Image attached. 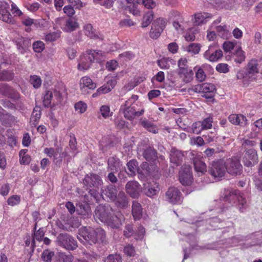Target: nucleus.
I'll return each mask as SVG.
<instances>
[{"label":"nucleus","instance_id":"680f3d73","mask_svg":"<svg viewBox=\"0 0 262 262\" xmlns=\"http://www.w3.org/2000/svg\"><path fill=\"white\" fill-rule=\"evenodd\" d=\"M13 76V74L10 71H3L0 73V80H9Z\"/></svg>","mask_w":262,"mask_h":262},{"label":"nucleus","instance_id":"bf43d9fd","mask_svg":"<svg viewBox=\"0 0 262 262\" xmlns=\"http://www.w3.org/2000/svg\"><path fill=\"white\" fill-rule=\"evenodd\" d=\"M190 142L191 145H196L198 146H201L204 144V140L200 136L191 138Z\"/></svg>","mask_w":262,"mask_h":262},{"label":"nucleus","instance_id":"a18cd8bd","mask_svg":"<svg viewBox=\"0 0 262 262\" xmlns=\"http://www.w3.org/2000/svg\"><path fill=\"white\" fill-rule=\"evenodd\" d=\"M60 31L48 33L46 35L45 39L47 41H54L60 37Z\"/></svg>","mask_w":262,"mask_h":262},{"label":"nucleus","instance_id":"7c9ffc66","mask_svg":"<svg viewBox=\"0 0 262 262\" xmlns=\"http://www.w3.org/2000/svg\"><path fill=\"white\" fill-rule=\"evenodd\" d=\"M138 164L136 160H130L127 164V171H126L127 174L129 176H134L136 174V172L140 174V169L138 168Z\"/></svg>","mask_w":262,"mask_h":262},{"label":"nucleus","instance_id":"f8f14e48","mask_svg":"<svg viewBox=\"0 0 262 262\" xmlns=\"http://www.w3.org/2000/svg\"><path fill=\"white\" fill-rule=\"evenodd\" d=\"M223 52L220 49H217L214 46L210 45L203 54L204 58L210 61L216 62L223 57Z\"/></svg>","mask_w":262,"mask_h":262},{"label":"nucleus","instance_id":"6e6552de","mask_svg":"<svg viewBox=\"0 0 262 262\" xmlns=\"http://www.w3.org/2000/svg\"><path fill=\"white\" fill-rule=\"evenodd\" d=\"M225 163L226 170L229 174L233 176L241 174L243 167L237 158H229Z\"/></svg>","mask_w":262,"mask_h":262},{"label":"nucleus","instance_id":"393cba45","mask_svg":"<svg viewBox=\"0 0 262 262\" xmlns=\"http://www.w3.org/2000/svg\"><path fill=\"white\" fill-rule=\"evenodd\" d=\"M229 121L233 124L245 126L247 125V118L242 114H233L229 116Z\"/></svg>","mask_w":262,"mask_h":262},{"label":"nucleus","instance_id":"774afa93","mask_svg":"<svg viewBox=\"0 0 262 262\" xmlns=\"http://www.w3.org/2000/svg\"><path fill=\"white\" fill-rule=\"evenodd\" d=\"M118 66V62L115 60H111L106 63V67L108 71H114Z\"/></svg>","mask_w":262,"mask_h":262},{"label":"nucleus","instance_id":"f257e3e1","mask_svg":"<svg viewBox=\"0 0 262 262\" xmlns=\"http://www.w3.org/2000/svg\"><path fill=\"white\" fill-rule=\"evenodd\" d=\"M246 72L243 70H239L236 74L238 79L243 80L244 85H248L252 81L257 79L259 73L258 63L256 60H252L248 64L246 68Z\"/></svg>","mask_w":262,"mask_h":262},{"label":"nucleus","instance_id":"603ef678","mask_svg":"<svg viewBox=\"0 0 262 262\" xmlns=\"http://www.w3.org/2000/svg\"><path fill=\"white\" fill-rule=\"evenodd\" d=\"M75 110L79 113L82 114L87 109V104L83 101H79L75 104Z\"/></svg>","mask_w":262,"mask_h":262},{"label":"nucleus","instance_id":"2f4dec72","mask_svg":"<svg viewBox=\"0 0 262 262\" xmlns=\"http://www.w3.org/2000/svg\"><path fill=\"white\" fill-rule=\"evenodd\" d=\"M132 214L135 220H139L142 215V208L140 203L133 201L132 205Z\"/></svg>","mask_w":262,"mask_h":262},{"label":"nucleus","instance_id":"5701e85b","mask_svg":"<svg viewBox=\"0 0 262 262\" xmlns=\"http://www.w3.org/2000/svg\"><path fill=\"white\" fill-rule=\"evenodd\" d=\"M183 158L182 152L176 148H172L170 154V161L172 166H177L181 164Z\"/></svg>","mask_w":262,"mask_h":262},{"label":"nucleus","instance_id":"0eeeda50","mask_svg":"<svg viewBox=\"0 0 262 262\" xmlns=\"http://www.w3.org/2000/svg\"><path fill=\"white\" fill-rule=\"evenodd\" d=\"M210 173L216 180H219L224 177L226 173L225 163L222 160L214 161L209 169Z\"/></svg>","mask_w":262,"mask_h":262},{"label":"nucleus","instance_id":"ea45409f","mask_svg":"<svg viewBox=\"0 0 262 262\" xmlns=\"http://www.w3.org/2000/svg\"><path fill=\"white\" fill-rule=\"evenodd\" d=\"M99 113L103 118L107 119L112 117L113 113L111 111L110 107L107 105H103L99 108Z\"/></svg>","mask_w":262,"mask_h":262},{"label":"nucleus","instance_id":"412c9836","mask_svg":"<svg viewBox=\"0 0 262 262\" xmlns=\"http://www.w3.org/2000/svg\"><path fill=\"white\" fill-rule=\"evenodd\" d=\"M212 18L211 14L208 13H198L192 15L191 19L194 26H199L206 24Z\"/></svg>","mask_w":262,"mask_h":262},{"label":"nucleus","instance_id":"a878e982","mask_svg":"<svg viewBox=\"0 0 262 262\" xmlns=\"http://www.w3.org/2000/svg\"><path fill=\"white\" fill-rule=\"evenodd\" d=\"M193 164L196 172L203 173L207 171L206 165L200 155H196L193 158Z\"/></svg>","mask_w":262,"mask_h":262},{"label":"nucleus","instance_id":"37998d69","mask_svg":"<svg viewBox=\"0 0 262 262\" xmlns=\"http://www.w3.org/2000/svg\"><path fill=\"white\" fill-rule=\"evenodd\" d=\"M142 81H143V80H140L139 78H135L127 83L124 86V89L125 91H131L135 87L138 85Z\"/></svg>","mask_w":262,"mask_h":262},{"label":"nucleus","instance_id":"4be33fe9","mask_svg":"<svg viewBox=\"0 0 262 262\" xmlns=\"http://www.w3.org/2000/svg\"><path fill=\"white\" fill-rule=\"evenodd\" d=\"M144 189L147 196L152 197L158 193L159 190V185L157 183L152 180L144 184Z\"/></svg>","mask_w":262,"mask_h":262},{"label":"nucleus","instance_id":"58836bf2","mask_svg":"<svg viewBox=\"0 0 262 262\" xmlns=\"http://www.w3.org/2000/svg\"><path fill=\"white\" fill-rule=\"evenodd\" d=\"M216 30L219 35L223 38H227L230 35L228 27L226 25L217 26Z\"/></svg>","mask_w":262,"mask_h":262},{"label":"nucleus","instance_id":"5fc2aeb1","mask_svg":"<svg viewBox=\"0 0 262 262\" xmlns=\"http://www.w3.org/2000/svg\"><path fill=\"white\" fill-rule=\"evenodd\" d=\"M236 42L226 41L223 45V49L226 53L230 52L234 48Z\"/></svg>","mask_w":262,"mask_h":262},{"label":"nucleus","instance_id":"9b49d317","mask_svg":"<svg viewBox=\"0 0 262 262\" xmlns=\"http://www.w3.org/2000/svg\"><path fill=\"white\" fill-rule=\"evenodd\" d=\"M166 20L159 18L154 21L150 31V36L152 38H158L165 27Z\"/></svg>","mask_w":262,"mask_h":262},{"label":"nucleus","instance_id":"6ab92c4d","mask_svg":"<svg viewBox=\"0 0 262 262\" xmlns=\"http://www.w3.org/2000/svg\"><path fill=\"white\" fill-rule=\"evenodd\" d=\"M167 200L173 204H178L181 202L180 191L175 187L169 188L166 193Z\"/></svg>","mask_w":262,"mask_h":262},{"label":"nucleus","instance_id":"a211bd4d","mask_svg":"<svg viewBox=\"0 0 262 262\" xmlns=\"http://www.w3.org/2000/svg\"><path fill=\"white\" fill-rule=\"evenodd\" d=\"M126 192L133 198H137L139 196L141 189L140 185L137 181H129L125 186Z\"/></svg>","mask_w":262,"mask_h":262},{"label":"nucleus","instance_id":"473e14b6","mask_svg":"<svg viewBox=\"0 0 262 262\" xmlns=\"http://www.w3.org/2000/svg\"><path fill=\"white\" fill-rule=\"evenodd\" d=\"M83 31L85 35L91 38H101L90 24H88L83 27Z\"/></svg>","mask_w":262,"mask_h":262},{"label":"nucleus","instance_id":"e433bc0d","mask_svg":"<svg viewBox=\"0 0 262 262\" xmlns=\"http://www.w3.org/2000/svg\"><path fill=\"white\" fill-rule=\"evenodd\" d=\"M258 234H252L248 237L245 244L246 247H249L252 246L258 245L261 243Z\"/></svg>","mask_w":262,"mask_h":262},{"label":"nucleus","instance_id":"7ed1b4c3","mask_svg":"<svg viewBox=\"0 0 262 262\" xmlns=\"http://www.w3.org/2000/svg\"><path fill=\"white\" fill-rule=\"evenodd\" d=\"M110 209L105 206L99 205L97 207L95 211L94 217L96 221H100L102 223L106 224L112 228L118 229L121 226V219L118 218L117 216L115 217L116 219V223H114L111 220H109L110 218Z\"/></svg>","mask_w":262,"mask_h":262},{"label":"nucleus","instance_id":"f03ea898","mask_svg":"<svg viewBox=\"0 0 262 262\" xmlns=\"http://www.w3.org/2000/svg\"><path fill=\"white\" fill-rule=\"evenodd\" d=\"M105 232L101 228L94 229L92 228L82 227L79 230V239L81 242H88L91 243H96L98 240L103 241L105 237Z\"/></svg>","mask_w":262,"mask_h":262},{"label":"nucleus","instance_id":"c03bdc74","mask_svg":"<svg viewBox=\"0 0 262 262\" xmlns=\"http://www.w3.org/2000/svg\"><path fill=\"white\" fill-rule=\"evenodd\" d=\"M194 70L196 71L195 77L197 80L200 82L205 80L206 76L202 67L196 66L194 67Z\"/></svg>","mask_w":262,"mask_h":262},{"label":"nucleus","instance_id":"dca6fc26","mask_svg":"<svg viewBox=\"0 0 262 262\" xmlns=\"http://www.w3.org/2000/svg\"><path fill=\"white\" fill-rule=\"evenodd\" d=\"M258 162V156L256 151L250 148L246 150L243 158V162L245 166L251 167L256 164Z\"/></svg>","mask_w":262,"mask_h":262},{"label":"nucleus","instance_id":"aec40b11","mask_svg":"<svg viewBox=\"0 0 262 262\" xmlns=\"http://www.w3.org/2000/svg\"><path fill=\"white\" fill-rule=\"evenodd\" d=\"M120 110L123 112L124 117L128 120H132L136 116H140L144 112V109L140 111H136L134 107L125 106V105H122Z\"/></svg>","mask_w":262,"mask_h":262},{"label":"nucleus","instance_id":"de8ad7c7","mask_svg":"<svg viewBox=\"0 0 262 262\" xmlns=\"http://www.w3.org/2000/svg\"><path fill=\"white\" fill-rule=\"evenodd\" d=\"M196 32V30L194 28H191L188 30L184 35L185 39L188 41H193L195 38V34Z\"/></svg>","mask_w":262,"mask_h":262},{"label":"nucleus","instance_id":"f3484780","mask_svg":"<svg viewBox=\"0 0 262 262\" xmlns=\"http://www.w3.org/2000/svg\"><path fill=\"white\" fill-rule=\"evenodd\" d=\"M9 4L6 2H0V20L7 23L13 24L14 20L9 11Z\"/></svg>","mask_w":262,"mask_h":262},{"label":"nucleus","instance_id":"4468645a","mask_svg":"<svg viewBox=\"0 0 262 262\" xmlns=\"http://www.w3.org/2000/svg\"><path fill=\"white\" fill-rule=\"evenodd\" d=\"M96 87L97 84L88 76H83L79 80V89L84 94H89V90H94Z\"/></svg>","mask_w":262,"mask_h":262},{"label":"nucleus","instance_id":"338daca9","mask_svg":"<svg viewBox=\"0 0 262 262\" xmlns=\"http://www.w3.org/2000/svg\"><path fill=\"white\" fill-rule=\"evenodd\" d=\"M54 253L48 250L45 251L42 254V258L46 262H51Z\"/></svg>","mask_w":262,"mask_h":262},{"label":"nucleus","instance_id":"0e129e2a","mask_svg":"<svg viewBox=\"0 0 262 262\" xmlns=\"http://www.w3.org/2000/svg\"><path fill=\"white\" fill-rule=\"evenodd\" d=\"M203 130H204V128L201 121L196 122L193 124L192 131L193 133L199 134Z\"/></svg>","mask_w":262,"mask_h":262},{"label":"nucleus","instance_id":"c85d7f7f","mask_svg":"<svg viewBox=\"0 0 262 262\" xmlns=\"http://www.w3.org/2000/svg\"><path fill=\"white\" fill-rule=\"evenodd\" d=\"M138 152L139 154L142 153L144 158L148 161L154 160L157 158L156 151L150 147H148L144 151L140 147H139Z\"/></svg>","mask_w":262,"mask_h":262},{"label":"nucleus","instance_id":"864d4df0","mask_svg":"<svg viewBox=\"0 0 262 262\" xmlns=\"http://www.w3.org/2000/svg\"><path fill=\"white\" fill-rule=\"evenodd\" d=\"M16 41L17 42L18 49L19 50L20 49V48L24 49L28 46H29V44H30V42L29 40L23 37L18 38Z\"/></svg>","mask_w":262,"mask_h":262},{"label":"nucleus","instance_id":"20e7f679","mask_svg":"<svg viewBox=\"0 0 262 262\" xmlns=\"http://www.w3.org/2000/svg\"><path fill=\"white\" fill-rule=\"evenodd\" d=\"M103 54L99 51L90 50L86 51L80 56L77 68L79 71L88 70L93 61H99L102 59Z\"/></svg>","mask_w":262,"mask_h":262},{"label":"nucleus","instance_id":"b1692460","mask_svg":"<svg viewBox=\"0 0 262 262\" xmlns=\"http://www.w3.org/2000/svg\"><path fill=\"white\" fill-rule=\"evenodd\" d=\"M176 16H179L177 20H174L172 25L175 30L179 33H181L183 32L184 29L187 27L188 22L185 21L183 17L180 16L178 12H174Z\"/></svg>","mask_w":262,"mask_h":262},{"label":"nucleus","instance_id":"423d86ee","mask_svg":"<svg viewBox=\"0 0 262 262\" xmlns=\"http://www.w3.org/2000/svg\"><path fill=\"white\" fill-rule=\"evenodd\" d=\"M215 91V87L213 84L204 83L193 86L189 89V91H193L196 93H202L203 96L206 98H212Z\"/></svg>","mask_w":262,"mask_h":262},{"label":"nucleus","instance_id":"72a5a7b5","mask_svg":"<svg viewBox=\"0 0 262 262\" xmlns=\"http://www.w3.org/2000/svg\"><path fill=\"white\" fill-rule=\"evenodd\" d=\"M78 23L75 18H70L66 21L65 26L62 30L66 32H71L78 27Z\"/></svg>","mask_w":262,"mask_h":262},{"label":"nucleus","instance_id":"a19ab883","mask_svg":"<svg viewBox=\"0 0 262 262\" xmlns=\"http://www.w3.org/2000/svg\"><path fill=\"white\" fill-rule=\"evenodd\" d=\"M41 116L40 109L39 107H35L34 109L30 118V121L33 125H36Z\"/></svg>","mask_w":262,"mask_h":262},{"label":"nucleus","instance_id":"3c124183","mask_svg":"<svg viewBox=\"0 0 262 262\" xmlns=\"http://www.w3.org/2000/svg\"><path fill=\"white\" fill-rule=\"evenodd\" d=\"M186 51L194 54H198L200 51V46L198 43H191L186 48Z\"/></svg>","mask_w":262,"mask_h":262},{"label":"nucleus","instance_id":"c756f323","mask_svg":"<svg viewBox=\"0 0 262 262\" xmlns=\"http://www.w3.org/2000/svg\"><path fill=\"white\" fill-rule=\"evenodd\" d=\"M178 75L181 80L185 83L191 82L193 78V72L190 68L178 71Z\"/></svg>","mask_w":262,"mask_h":262},{"label":"nucleus","instance_id":"cd10ccee","mask_svg":"<svg viewBox=\"0 0 262 262\" xmlns=\"http://www.w3.org/2000/svg\"><path fill=\"white\" fill-rule=\"evenodd\" d=\"M101 195L104 199H107L113 201L117 196L116 189L113 185L109 186L102 190Z\"/></svg>","mask_w":262,"mask_h":262},{"label":"nucleus","instance_id":"8fccbe9b","mask_svg":"<svg viewBox=\"0 0 262 262\" xmlns=\"http://www.w3.org/2000/svg\"><path fill=\"white\" fill-rule=\"evenodd\" d=\"M104 262H122V259L119 254H110L104 259Z\"/></svg>","mask_w":262,"mask_h":262},{"label":"nucleus","instance_id":"09e8293b","mask_svg":"<svg viewBox=\"0 0 262 262\" xmlns=\"http://www.w3.org/2000/svg\"><path fill=\"white\" fill-rule=\"evenodd\" d=\"M30 81L33 86L35 89L39 88L42 83V80L40 77L36 75L31 76L30 77Z\"/></svg>","mask_w":262,"mask_h":262},{"label":"nucleus","instance_id":"f704fd0d","mask_svg":"<svg viewBox=\"0 0 262 262\" xmlns=\"http://www.w3.org/2000/svg\"><path fill=\"white\" fill-rule=\"evenodd\" d=\"M234 61L240 64L245 60V53L242 50L241 47H238L234 53Z\"/></svg>","mask_w":262,"mask_h":262},{"label":"nucleus","instance_id":"1a4fd4ad","mask_svg":"<svg viewBox=\"0 0 262 262\" xmlns=\"http://www.w3.org/2000/svg\"><path fill=\"white\" fill-rule=\"evenodd\" d=\"M57 242L58 244L68 250H74L77 247L76 241L67 234H60Z\"/></svg>","mask_w":262,"mask_h":262},{"label":"nucleus","instance_id":"9d476101","mask_svg":"<svg viewBox=\"0 0 262 262\" xmlns=\"http://www.w3.org/2000/svg\"><path fill=\"white\" fill-rule=\"evenodd\" d=\"M179 180L183 185H190L193 181L191 167L188 165L183 166L179 172Z\"/></svg>","mask_w":262,"mask_h":262},{"label":"nucleus","instance_id":"49530a36","mask_svg":"<svg viewBox=\"0 0 262 262\" xmlns=\"http://www.w3.org/2000/svg\"><path fill=\"white\" fill-rule=\"evenodd\" d=\"M141 124L142 125V126L144 127H145L149 132H151L154 134L158 133L157 128L154 125L151 124L150 122H148L147 120H142Z\"/></svg>","mask_w":262,"mask_h":262},{"label":"nucleus","instance_id":"4d7b16f0","mask_svg":"<svg viewBox=\"0 0 262 262\" xmlns=\"http://www.w3.org/2000/svg\"><path fill=\"white\" fill-rule=\"evenodd\" d=\"M124 252L128 256H134L135 255V248L132 245H127L124 248Z\"/></svg>","mask_w":262,"mask_h":262},{"label":"nucleus","instance_id":"bb28decb","mask_svg":"<svg viewBox=\"0 0 262 262\" xmlns=\"http://www.w3.org/2000/svg\"><path fill=\"white\" fill-rule=\"evenodd\" d=\"M113 201L120 208H125L128 205V201L126 196L123 192H119Z\"/></svg>","mask_w":262,"mask_h":262},{"label":"nucleus","instance_id":"13d9d810","mask_svg":"<svg viewBox=\"0 0 262 262\" xmlns=\"http://www.w3.org/2000/svg\"><path fill=\"white\" fill-rule=\"evenodd\" d=\"M34 51L37 53H40L45 49V45L41 41H37L33 44Z\"/></svg>","mask_w":262,"mask_h":262},{"label":"nucleus","instance_id":"4c0bfd02","mask_svg":"<svg viewBox=\"0 0 262 262\" xmlns=\"http://www.w3.org/2000/svg\"><path fill=\"white\" fill-rule=\"evenodd\" d=\"M120 165V160L114 157L108 159V168L113 172L116 171L119 168Z\"/></svg>","mask_w":262,"mask_h":262},{"label":"nucleus","instance_id":"69168bd1","mask_svg":"<svg viewBox=\"0 0 262 262\" xmlns=\"http://www.w3.org/2000/svg\"><path fill=\"white\" fill-rule=\"evenodd\" d=\"M187 60L186 58H182L178 61V71H182L187 69H189L187 64Z\"/></svg>","mask_w":262,"mask_h":262},{"label":"nucleus","instance_id":"39448f33","mask_svg":"<svg viewBox=\"0 0 262 262\" xmlns=\"http://www.w3.org/2000/svg\"><path fill=\"white\" fill-rule=\"evenodd\" d=\"M222 198L225 202L227 207L228 206L227 203L231 204L235 199H236L239 205H241V207L239 206L241 211H243L242 210V208H244L246 206L247 201L244 194L236 190H225L222 195Z\"/></svg>","mask_w":262,"mask_h":262},{"label":"nucleus","instance_id":"052dcab7","mask_svg":"<svg viewBox=\"0 0 262 262\" xmlns=\"http://www.w3.org/2000/svg\"><path fill=\"white\" fill-rule=\"evenodd\" d=\"M216 70L220 73H227L229 71V68L227 63H222L216 66Z\"/></svg>","mask_w":262,"mask_h":262},{"label":"nucleus","instance_id":"79ce46f5","mask_svg":"<svg viewBox=\"0 0 262 262\" xmlns=\"http://www.w3.org/2000/svg\"><path fill=\"white\" fill-rule=\"evenodd\" d=\"M153 13L152 11H148L143 16L142 27L145 28L148 26L151 22L153 19Z\"/></svg>","mask_w":262,"mask_h":262},{"label":"nucleus","instance_id":"ddd939ff","mask_svg":"<svg viewBox=\"0 0 262 262\" xmlns=\"http://www.w3.org/2000/svg\"><path fill=\"white\" fill-rule=\"evenodd\" d=\"M84 183L89 187H94L95 191L98 192L99 188L102 190V180L100 177L94 174H88L84 180Z\"/></svg>","mask_w":262,"mask_h":262},{"label":"nucleus","instance_id":"c9c22d12","mask_svg":"<svg viewBox=\"0 0 262 262\" xmlns=\"http://www.w3.org/2000/svg\"><path fill=\"white\" fill-rule=\"evenodd\" d=\"M158 66L163 69H168L176 64V61L169 58H163L158 61Z\"/></svg>","mask_w":262,"mask_h":262},{"label":"nucleus","instance_id":"6e6d98bb","mask_svg":"<svg viewBox=\"0 0 262 262\" xmlns=\"http://www.w3.org/2000/svg\"><path fill=\"white\" fill-rule=\"evenodd\" d=\"M20 201V196L18 195H13L10 196L7 200V203L9 205L14 206L19 203Z\"/></svg>","mask_w":262,"mask_h":262},{"label":"nucleus","instance_id":"2eb2a0df","mask_svg":"<svg viewBox=\"0 0 262 262\" xmlns=\"http://www.w3.org/2000/svg\"><path fill=\"white\" fill-rule=\"evenodd\" d=\"M61 100V94L59 92L48 91L44 96L43 103L45 106L48 107L51 105L52 101L53 104H55L60 102Z\"/></svg>","mask_w":262,"mask_h":262},{"label":"nucleus","instance_id":"e2e57ef3","mask_svg":"<svg viewBox=\"0 0 262 262\" xmlns=\"http://www.w3.org/2000/svg\"><path fill=\"white\" fill-rule=\"evenodd\" d=\"M204 129H210L212 126V118L208 117L201 122Z\"/></svg>","mask_w":262,"mask_h":262}]
</instances>
